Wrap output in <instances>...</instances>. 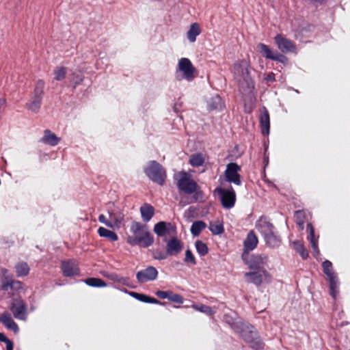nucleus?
I'll return each instance as SVG.
<instances>
[{
  "label": "nucleus",
  "instance_id": "obj_1",
  "mask_svg": "<svg viewBox=\"0 0 350 350\" xmlns=\"http://www.w3.org/2000/svg\"><path fill=\"white\" fill-rule=\"evenodd\" d=\"M126 240L131 246L139 245L142 247H148L154 243V237L148 226L136 221L131 222Z\"/></svg>",
  "mask_w": 350,
  "mask_h": 350
},
{
  "label": "nucleus",
  "instance_id": "obj_2",
  "mask_svg": "<svg viewBox=\"0 0 350 350\" xmlns=\"http://www.w3.org/2000/svg\"><path fill=\"white\" fill-rule=\"evenodd\" d=\"M232 327L241 334L242 338L250 344L252 349L256 350L263 349L264 343L260 340L253 326L247 323L237 321L232 324Z\"/></svg>",
  "mask_w": 350,
  "mask_h": 350
},
{
  "label": "nucleus",
  "instance_id": "obj_3",
  "mask_svg": "<svg viewBox=\"0 0 350 350\" xmlns=\"http://www.w3.org/2000/svg\"><path fill=\"white\" fill-rule=\"evenodd\" d=\"M249 63L245 59L236 62L232 68L234 78L242 89H250L253 87V81L248 71Z\"/></svg>",
  "mask_w": 350,
  "mask_h": 350
},
{
  "label": "nucleus",
  "instance_id": "obj_4",
  "mask_svg": "<svg viewBox=\"0 0 350 350\" xmlns=\"http://www.w3.org/2000/svg\"><path fill=\"white\" fill-rule=\"evenodd\" d=\"M196 76V69L188 58L179 59L176 70V77L180 81L185 79L189 81H192Z\"/></svg>",
  "mask_w": 350,
  "mask_h": 350
},
{
  "label": "nucleus",
  "instance_id": "obj_5",
  "mask_svg": "<svg viewBox=\"0 0 350 350\" xmlns=\"http://www.w3.org/2000/svg\"><path fill=\"white\" fill-rule=\"evenodd\" d=\"M146 175L150 180L159 185H163L166 178L165 170L157 162L150 161L148 167L145 170Z\"/></svg>",
  "mask_w": 350,
  "mask_h": 350
},
{
  "label": "nucleus",
  "instance_id": "obj_6",
  "mask_svg": "<svg viewBox=\"0 0 350 350\" xmlns=\"http://www.w3.org/2000/svg\"><path fill=\"white\" fill-rule=\"evenodd\" d=\"M178 180L177 186L179 189L187 193H192L196 192L197 198L202 196L201 192L198 191V185L192 179L189 178L186 172H181L176 175Z\"/></svg>",
  "mask_w": 350,
  "mask_h": 350
},
{
  "label": "nucleus",
  "instance_id": "obj_7",
  "mask_svg": "<svg viewBox=\"0 0 350 350\" xmlns=\"http://www.w3.org/2000/svg\"><path fill=\"white\" fill-rule=\"evenodd\" d=\"M322 266L323 272L327 275L329 282L330 294L335 298L338 292V278L332 269V264L330 261L326 260L323 262Z\"/></svg>",
  "mask_w": 350,
  "mask_h": 350
},
{
  "label": "nucleus",
  "instance_id": "obj_8",
  "mask_svg": "<svg viewBox=\"0 0 350 350\" xmlns=\"http://www.w3.org/2000/svg\"><path fill=\"white\" fill-rule=\"evenodd\" d=\"M247 282L260 286L263 282H270V275L266 269L252 270L244 273Z\"/></svg>",
  "mask_w": 350,
  "mask_h": 350
},
{
  "label": "nucleus",
  "instance_id": "obj_9",
  "mask_svg": "<svg viewBox=\"0 0 350 350\" xmlns=\"http://www.w3.org/2000/svg\"><path fill=\"white\" fill-rule=\"evenodd\" d=\"M243 258L248 265L249 268L252 270L265 269V266L267 261V257L265 255H254L249 259H246L243 254Z\"/></svg>",
  "mask_w": 350,
  "mask_h": 350
},
{
  "label": "nucleus",
  "instance_id": "obj_10",
  "mask_svg": "<svg viewBox=\"0 0 350 350\" xmlns=\"http://www.w3.org/2000/svg\"><path fill=\"white\" fill-rule=\"evenodd\" d=\"M108 214L109 222L111 224V228H120L124 217L120 208L116 207L114 204H111V206L108 208Z\"/></svg>",
  "mask_w": 350,
  "mask_h": 350
},
{
  "label": "nucleus",
  "instance_id": "obj_11",
  "mask_svg": "<svg viewBox=\"0 0 350 350\" xmlns=\"http://www.w3.org/2000/svg\"><path fill=\"white\" fill-rule=\"evenodd\" d=\"M274 40L278 48L281 52L284 53H296L297 49L294 43L291 40L284 37L282 35H276Z\"/></svg>",
  "mask_w": 350,
  "mask_h": 350
},
{
  "label": "nucleus",
  "instance_id": "obj_12",
  "mask_svg": "<svg viewBox=\"0 0 350 350\" xmlns=\"http://www.w3.org/2000/svg\"><path fill=\"white\" fill-rule=\"evenodd\" d=\"M157 270L152 266L148 267L146 269L138 271L136 274L137 279L140 283L154 280L157 279Z\"/></svg>",
  "mask_w": 350,
  "mask_h": 350
},
{
  "label": "nucleus",
  "instance_id": "obj_13",
  "mask_svg": "<svg viewBox=\"0 0 350 350\" xmlns=\"http://www.w3.org/2000/svg\"><path fill=\"white\" fill-rule=\"evenodd\" d=\"M240 170V167L235 163H230L227 165L225 175L226 180L228 182L234 183L239 185L241 184L240 175L238 171Z\"/></svg>",
  "mask_w": 350,
  "mask_h": 350
},
{
  "label": "nucleus",
  "instance_id": "obj_14",
  "mask_svg": "<svg viewBox=\"0 0 350 350\" xmlns=\"http://www.w3.org/2000/svg\"><path fill=\"white\" fill-rule=\"evenodd\" d=\"M216 190L221 195V202L224 208H230L234 205L236 196L233 190L228 191L221 188H218Z\"/></svg>",
  "mask_w": 350,
  "mask_h": 350
},
{
  "label": "nucleus",
  "instance_id": "obj_15",
  "mask_svg": "<svg viewBox=\"0 0 350 350\" xmlns=\"http://www.w3.org/2000/svg\"><path fill=\"white\" fill-rule=\"evenodd\" d=\"M10 310L13 313L14 317L16 319L25 320L26 315V307L22 300L16 299L14 300L10 307Z\"/></svg>",
  "mask_w": 350,
  "mask_h": 350
},
{
  "label": "nucleus",
  "instance_id": "obj_16",
  "mask_svg": "<svg viewBox=\"0 0 350 350\" xmlns=\"http://www.w3.org/2000/svg\"><path fill=\"white\" fill-rule=\"evenodd\" d=\"M183 247V243L176 237L167 241L166 251L169 256H176L181 252Z\"/></svg>",
  "mask_w": 350,
  "mask_h": 350
},
{
  "label": "nucleus",
  "instance_id": "obj_17",
  "mask_svg": "<svg viewBox=\"0 0 350 350\" xmlns=\"http://www.w3.org/2000/svg\"><path fill=\"white\" fill-rule=\"evenodd\" d=\"M175 231L176 228L171 223L165 221H159L154 227V232L159 237H163L166 234H170Z\"/></svg>",
  "mask_w": 350,
  "mask_h": 350
},
{
  "label": "nucleus",
  "instance_id": "obj_18",
  "mask_svg": "<svg viewBox=\"0 0 350 350\" xmlns=\"http://www.w3.org/2000/svg\"><path fill=\"white\" fill-rule=\"evenodd\" d=\"M256 228L262 234L264 238L274 232L273 225L264 217H261L258 220Z\"/></svg>",
  "mask_w": 350,
  "mask_h": 350
},
{
  "label": "nucleus",
  "instance_id": "obj_19",
  "mask_svg": "<svg viewBox=\"0 0 350 350\" xmlns=\"http://www.w3.org/2000/svg\"><path fill=\"white\" fill-rule=\"evenodd\" d=\"M62 269L66 276H72L79 273V269L77 265L72 261L63 262Z\"/></svg>",
  "mask_w": 350,
  "mask_h": 350
},
{
  "label": "nucleus",
  "instance_id": "obj_20",
  "mask_svg": "<svg viewBox=\"0 0 350 350\" xmlns=\"http://www.w3.org/2000/svg\"><path fill=\"white\" fill-rule=\"evenodd\" d=\"M60 141V138L58 137L54 133L50 130H45L44 131V135L40 139L44 144H49L50 146H56Z\"/></svg>",
  "mask_w": 350,
  "mask_h": 350
},
{
  "label": "nucleus",
  "instance_id": "obj_21",
  "mask_svg": "<svg viewBox=\"0 0 350 350\" xmlns=\"http://www.w3.org/2000/svg\"><path fill=\"white\" fill-rule=\"evenodd\" d=\"M0 321L8 329L14 331L15 333L18 332V327L17 324L12 319L10 314L8 312H5L0 317Z\"/></svg>",
  "mask_w": 350,
  "mask_h": 350
},
{
  "label": "nucleus",
  "instance_id": "obj_22",
  "mask_svg": "<svg viewBox=\"0 0 350 350\" xmlns=\"http://www.w3.org/2000/svg\"><path fill=\"white\" fill-rule=\"evenodd\" d=\"M258 244V238L254 234V231L251 230L244 241L245 252L253 250Z\"/></svg>",
  "mask_w": 350,
  "mask_h": 350
},
{
  "label": "nucleus",
  "instance_id": "obj_23",
  "mask_svg": "<svg viewBox=\"0 0 350 350\" xmlns=\"http://www.w3.org/2000/svg\"><path fill=\"white\" fill-rule=\"evenodd\" d=\"M260 122L262 128V135H268L269 133L270 122L269 115L266 109H264L262 113L260 115Z\"/></svg>",
  "mask_w": 350,
  "mask_h": 350
},
{
  "label": "nucleus",
  "instance_id": "obj_24",
  "mask_svg": "<svg viewBox=\"0 0 350 350\" xmlns=\"http://www.w3.org/2000/svg\"><path fill=\"white\" fill-rule=\"evenodd\" d=\"M140 213L143 221L145 222H148L153 217L154 213V209L153 206H152L150 204L146 203L141 206Z\"/></svg>",
  "mask_w": 350,
  "mask_h": 350
},
{
  "label": "nucleus",
  "instance_id": "obj_25",
  "mask_svg": "<svg viewBox=\"0 0 350 350\" xmlns=\"http://www.w3.org/2000/svg\"><path fill=\"white\" fill-rule=\"evenodd\" d=\"M208 109L210 110L213 109H221L224 105L221 98L218 95H215L207 100Z\"/></svg>",
  "mask_w": 350,
  "mask_h": 350
},
{
  "label": "nucleus",
  "instance_id": "obj_26",
  "mask_svg": "<svg viewBox=\"0 0 350 350\" xmlns=\"http://www.w3.org/2000/svg\"><path fill=\"white\" fill-rule=\"evenodd\" d=\"M42 96L33 94L30 102L27 104V108L34 113L38 112L42 103Z\"/></svg>",
  "mask_w": 350,
  "mask_h": 350
},
{
  "label": "nucleus",
  "instance_id": "obj_27",
  "mask_svg": "<svg viewBox=\"0 0 350 350\" xmlns=\"http://www.w3.org/2000/svg\"><path fill=\"white\" fill-rule=\"evenodd\" d=\"M266 245L271 248L278 247L281 242L280 238L274 232L264 238Z\"/></svg>",
  "mask_w": 350,
  "mask_h": 350
},
{
  "label": "nucleus",
  "instance_id": "obj_28",
  "mask_svg": "<svg viewBox=\"0 0 350 350\" xmlns=\"http://www.w3.org/2000/svg\"><path fill=\"white\" fill-rule=\"evenodd\" d=\"M201 30L198 23H195L191 25L189 31H187V38L191 42H194L196 40V37L200 33Z\"/></svg>",
  "mask_w": 350,
  "mask_h": 350
},
{
  "label": "nucleus",
  "instance_id": "obj_29",
  "mask_svg": "<svg viewBox=\"0 0 350 350\" xmlns=\"http://www.w3.org/2000/svg\"><path fill=\"white\" fill-rule=\"evenodd\" d=\"M16 275L18 277L26 276L29 274L30 268L27 262H20L15 265Z\"/></svg>",
  "mask_w": 350,
  "mask_h": 350
},
{
  "label": "nucleus",
  "instance_id": "obj_30",
  "mask_svg": "<svg viewBox=\"0 0 350 350\" xmlns=\"http://www.w3.org/2000/svg\"><path fill=\"white\" fill-rule=\"evenodd\" d=\"M98 233L100 237H105L112 241H116L118 239V235L114 232L103 227L98 228Z\"/></svg>",
  "mask_w": 350,
  "mask_h": 350
},
{
  "label": "nucleus",
  "instance_id": "obj_31",
  "mask_svg": "<svg viewBox=\"0 0 350 350\" xmlns=\"http://www.w3.org/2000/svg\"><path fill=\"white\" fill-rule=\"evenodd\" d=\"M308 229L309 230V239L310 241L311 246L313 248L316 254H318L319 251L318 248V242L317 240L314 238V230L312 225L309 223L308 224Z\"/></svg>",
  "mask_w": 350,
  "mask_h": 350
},
{
  "label": "nucleus",
  "instance_id": "obj_32",
  "mask_svg": "<svg viewBox=\"0 0 350 350\" xmlns=\"http://www.w3.org/2000/svg\"><path fill=\"white\" fill-rule=\"evenodd\" d=\"M209 229L213 234H221L224 230L222 223L219 220L210 222Z\"/></svg>",
  "mask_w": 350,
  "mask_h": 350
},
{
  "label": "nucleus",
  "instance_id": "obj_33",
  "mask_svg": "<svg viewBox=\"0 0 350 350\" xmlns=\"http://www.w3.org/2000/svg\"><path fill=\"white\" fill-rule=\"evenodd\" d=\"M206 226V224L202 221H195L191 227V232L194 237H197Z\"/></svg>",
  "mask_w": 350,
  "mask_h": 350
},
{
  "label": "nucleus",
  "instance_id": "obj_34",
  "mask_svg": "<svg viewBox=\"0 0 350 350\" xmlns=\"http://www.w3.org/2000/svg\"><path fill=\"white\" fill-rule=\"evenodd\" d=\"M257 48L262 56L267 59H272V57H273L275 53L269 48L267 45L260 43L258 44Z\"/></svg>",
  "mask_w": 350,
  "mask_h": 350
},
{
  "label": "nucleus",
  "instance_id": "obj_35",
  "mask_svg": "<svg viewBox=\"0 0 350 350\" xmlns=\"http://www.w3.org/2000/svg\"><path fill=\"white\" fill-rule=\"evenodd\" d=\"M66 73L67 68L66 67H56L53 71L54 79L57 81H62L66 77Z\"/></svg>",
  "mask_w": 350,
  "mask_h": 350
},
{
  "label": "nucleus",
  "instance_id": "obj_36",
  "mask_svg": "<svg viewBox=\"0 0 350 350\" xmlns=\"http://www.w3.org/2000/svg\"><path fill=\"white\" fill-rule=\"evenodd\" d=\"M204 162V159L200 154H193L189 159L190 164L193 167L201 166Z\"/></svg>",
  "mask_w": 350,
  "mask_h": 350
},
{
  "label": "nucleus",
  "instance_id": "obj_37",
  "mask_svg": "<svg viewBox=\"0 0 350 350\" xmlns=\"http://www.w3.org/2000/svg\"><path fill=\"white\" fill-rule=\"evenodd\" d=\"M85 283L91 286L94 287H104L106 286V283L101 279L91 278L85 280Z\"/></svg>",
  "mask_w": 350,
  "mask_h": 350
},
{
  "label": "nucleus",
  "instance_id": "obj_38",
  "mask_svg": "<svg viewBox=\"0 0 350 350\" xmlns=\"http://www.w3.org/2000/svg\"><path fill=\"white\" fill-rule=\"evenodd\" d=\"M296 222L299 227L303 230L305 222V213L302 211H297L295 214Z\"/></svg>",
  "mask_w": 350,
  "mask_h": 350
},
{
  "label": "nucleus",
  "instance_id": "obj_39",
  "mask_svg": "<svg viewBox=\"0 0 350 350\" xmlns=\"http://www.w3.org/2000/svg\"><path fill=\"white\" fill-rule=\"evenodd\" d=\"M195 245L196 250L200 256H205L208 253V247L202 241H197Z\"/></svg>",
  "mask_w": 350,
  "mask_h": 350
},
{
  "label": "nucleus",
  "instance_id": "obj_40",
  "mask_svg": "<svg viewBox=\"0 0 350 350\" xmlns=\"http://www.w3.org/2000/svg\"><path fill=\"white\" fill-rule=\"evenodd\" d=\"M293 244L297 252L303 258L306 259L308 256V254L303 244L299 241H295Z\"/></svg>",
  "mask_w": 350,
  "mask_h": 350
},
{
  "label": "nucleus",
  "instance_id": "obj_41",
  "mask_svg": "<svg viewBox=\"0 0 350 350\" xmlns=\"http://www.w3.org/2000/svg\"><path fill=\"white\" fill-rule=\"evenodd\" d=\"M193 308L201 312L206 313L207 314H213L215 313V310L212 308L205 305H193Z\"/></svg>",
  "mask_w": 350,
  "mask_h": 350
},
{
  "label": "nucleus",
  "instance_id": "obj_42",
  "mask_svg": "<svg viewBox=\"0 0 350 350\" xmlns=\"http://www.w3.org/2000/svg\"><path fill=\"white\" fill-rule=\"evenodd\" d=\"M2 273L5 275V279L6 280L1 286L2 290L8 291L9 288L11 289V277L5 275L8 273V270L4 269L2 270Z\"/></svg>",
  "mask_w": 350,
  "mask_h": 350
},
{
  "label": "nucleus",
  "instance_id": "obj_43",
  "mask_svg": "<svg viewBox=\"0 0 350 350\" xmlns=\"http://www.w3.org/2000/svg\"><path fill=\"white\" fill-rule=\"evenodd\" d=\"M185 262L191 265H195L196 264L195 257L189 250H187L185 252Z\"/></svg>",
  "mask_w": 350,
  "mask_h": 350
},
{
  "label": "nucleus",
  "instance_id": "obj_44",
  "mask_svg": "<svg viewBox=\"0 0 350 350\" xmlns=\"http://www.w3.org/2000/svg\"><path fill=\"white\" fill-rule=\"evenodd\" d=\"M44 87V83L42 80H39L37 81L36 88L34 89L33 94L42 96L43 94V89Z\"/></svg>",
  "mask_w": 350,
  "mask_h": 350
},
{
  "label": "nucleus",
  "instance_id": "obj_45",
  "mask_svg": "<svg viewBox=\"0 0 350 350\" xmlns=\"http://www.w3.org/2000/svg\"><path fill=\"white\" fill-rule=\"evenodd\" d=\"M169 256L167 251L165 252H161L158 250L152 252V257L157 260H164Z\"/></svg>",
  "mask_w": 350,
  "mask_h": 350
},
{
  "label": "nucleus",
  "instance_id": "obj_46",
  "mask_svg": "<svg viewBox=\"0 0 350 350\" xmlns=\"http://www.w3.org/2000/svg\"><path fill=\"white\" fill-rule=\"evenodd\" d=\"M23 284L21 282H20L18 280H13L11 278V289L12 290L18 291L19 289L23 288Z\"/></svg>",
  "mask_w": 350,
  "mask_h": 350
},
{
  "label": "nucleus",
  "instance_id": "obj_47",
  "mask_svg": "<svg viewBox=\"0 0 350 350\" xmlns=\"http://www.w3.org/2000/svg\"><path fill=\"white\" fill-rule=\"evenodd\" d=\"M131 295L135 299L145 303H147L149 297L146 295L137 293L135 292H132Z\"/></svg>",
  "mask_w": 350,
  "mask_h": 350
},
{
  "label": "nucleus",
  "instance_id": "obj_48",
  "mask_svg": "<svg viewBox=\"0 0 350 350\" xmlns=\"http://www.w3.org/2000/svg\"><path fill=\"white\" fill-rule=\"evenodd\" d=\"M171 301L177 303V304H183V298L181 295L178 294H174L172 292V294L170 295V299Z\"/></svg>",
  "mask_w": 350,
  "mask_h": 350
},
{
  "label": "nucleus",
  "instance_id": "obj_49",
  "mask_svg": "<svg viewBox=\"0 0 350 350\" xmlns=\"http://www.w3.org/2000/svg\"><path fill=\"white\" fill-rule=\"evenodd\" d=\"M272 60L278 61L286 64L288 62V58L284 55L276 53L274 54L273 57H272Z\"/></svg>",
  "mask_w": 350,
  "mask_h": 350
},
{
  "label": "nucleus",
  "instance_id": "obj_50",
  "mask_svg": "<svg viewBox=\"0 0 350 350\" xmlns=\"http://www.w3.org/2000/svg\"><path fill=\"white\" fill-rule=\"evenodd\" d=\"M172 294V291H158L156 292V295L161 299H170V295Z\"/></svg>",
  "mask_w": 350,
  "mask_h": 350
},
{
  "label": "nucleus",
  "instance_id": "obj_51",
  "mask_svg": "<svg viewBox=\"0 0 350 350\" xmlns=\"http://www.w3.org/2000/svg\"><path fill=\"white\" fill-rule=\"evenodd\" d=\"M83 80V77L81 73H73L72 81L75 85L80 84Z\"/></svg>",
  "mask_w": 350,
  "mask_h": 350
},
{
  "label": "nucleus",
  "instance_id": "obj_52",
  "mask_svg": "<svg viewBox=\"0 0 350 350\" xmlns=\"http://www.w3.org/2000/svg\"><path fill=\"white\" fill-rule=\"evenodd\" d=\"M98 220L100 222L104 224L107 227L111 228V224L109 222V219H107L106 217L104 215H100L98 217Z\"/></svg>",
  "mask_w": 350,
  "mask_h": 350
},
{
  "label": "nucleus",
  "instance_id": "obj_53",
  "mask_svg": "<svg viewBox=\"0 0 350 350\" xmlns=\"http://www.w3.org/2000/svg\"><path fill=\"white\" fill-rule=\"evenodd\" d=\"M9 339L5 336L3 333H0V341L4 342L5 343L9 342Z\"/></svg>",
  "mask_w": 350,
  "mask_h": 350
},
{
  "label": "nucleus",
  "instance_id": "obj_54",
  "mask_svg": "<svg viewBox=\"0 0 350 350\" xmlns=\"http://www.w3.org/2000/svg\"><path fill=\"white\" fill-rule=\"evenodd\" d=\"M147 303H150V304H160L159 301L157 300V299L155 298H153V297H148V301Z\"/></svg>",
  "mask_w": 350,
  "mask_h": 350
},
{
  "label": "nucleus",
  "instance_id": "obj_55",
  "mask_svg": "<svg viewBox=\"0 0 350 350\" xmlns=\"http://www.w3.org/2000/svg\"><path fill=\"white\" fill-rule=\"evenodd\" d=\"M265 79L267 81H273L275 80L274 79V74L273 73H269V75H267V76L266 77Z\"/></svg>",
  "mask_w": 350,
  "mask_h": 350
},
{
  "label": "nucleus",
  "instance_id": "obj_56",
  "mask_svg": "<svg viewBox=\"0 0 350 350\" xmlns=\"http://www.w3.org/2000/svg\"><path fill=\"white\" fill-rule=\"evenodd\" d=\"M6 350H13V343L10 340L9 342H6Z\"/></svg>",
  "mask_w": 350,
  "mask_h": 350
},
{
  "label": "nucleus",
  "instance_id": "obj_57",
  "mask_svg": "<svg viewBox=\"0 0 350 350\" xmlns=\"http://www.w3.org/2000/svg\"><path fill=\"white\" fill-rule=\"evenodd\" d=\"M5 104V100L4 98H0V109L3 107Z\"/></svg>",
  "mask_w": 350,
  "mask_h": 350
},
{
  "label": "nucleus",
  "instance_id": "obj_58",
  "mask_svg": "<svg viewBox=\"0 0 350 350\" xmlns=\"http://www.w3.org/2000/svg\"><path fill=\"white\" fill-rule=\"evenodd\" d=\"M234 323V322H233V323H230V322H228V324H230V325H231V326H232V324H233Z\"/></svg>",
  "mask_w": 350,
  "mask_h": 350
}]
</instances>
